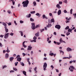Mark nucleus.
<instances>
[{
	"label": "nucleus",
	"instance_id": "1",
	"mask_svg": "<svg viewBox=\"0 0 76 76\" xmlns=\"http://www.w3.org/2000/svg\"><path fill=\"white\" fill-rule=\"evenodd\" d=\"M22 4H23L24 7H27L28 6V4H29V1L28 0H26L22 2Z\"/></svg>",
	"mask_w": 76,
	"mask_h": 76
},
{
	"label": "nucleus",
	"instance_id": "2",
	"mask_svg": "<svg viewBox=\"0 0 76 76\" xmlns=\"http://www.w3.org/2000/svg\"><path fill=\"white\" fill-rule=\"evenodd\" d=\"M73 69L74 70H76V68H75L73 66H71L69 68V70H70V72H73Z\"/></svg>",
	"mask_w": 76,
	"mask_h": 76
},
{
	"label": "nucleus",
	"instance_id": "3",
	"mask_svg": "<svg viewBox=\"0 0 76 76\" xmlns=\"http://www.w3.org/2000/svg\"><path fill=\"white\" fill-rule=\"evenodd\" d=\"M20 55H18L16 57V58H17V61H20L21 60H22V58L20 57Z\"/></svg>",
	"mask_w": 76,
	"mask_h": 76
},
{
	"label": "nucleus",
	"instance_id": "4",
	"mask_svg": "<svg viewBox=\"0 0 76 76\" xmlns=\"http://www.w3.org/2000/svg\"><path fill=\"white\" fill-rule=\"evenodd\" d=\"M48 25L47 26V28H50L52 25L50 24V23H51V22L50 21V20L49 19L48 21Z\"/></svg>",
	"mask_w": 76,
	"mask_h": 76
},
{
	"label": "nucleus",
	"instance_id": "5",
	"mask_svg": "<svg viewBox=\"0 0 76 76\" xmlns=\"http://www.w3.org/2000/svg\"><path fill=\"white\" fill-rule=\"evenodd\" d=\"M47 63L45 62L43 65V69L44 70H46L47 69H46V68H47Z\"/></svg>",
	"mask_w": 76,
	"mask_h": 76
},
{
	"label": "nucleus",
	"instance_id": "6",
	"mask_svg": "<svg viewBox=\"0 0 76 76\" xmlns=\"http://www.w3.org/2000/svg\"><path fill=\"white\" fill-rule=\"evenodd\" d=\"M32 25L31 28L32 29H35V26L34 23H31Z\"/></svg>",
	"mask_w": 76,
	"mask_h": 76
},
{
	"label": "nucleus",
	"instance_id": "7",
	"mask_svg": "<svg viewBox=\"0 0 76 76\" xmlns=\"http://www.w3.org/2000/svg\"><path fill=\"white\" fill-rule=\"evenodd\" d=\"M32 48V47L31 46V45H30L28 46V48H27V50H28L29 51L31 50Z\"/></svg>",
	"mask_w": 76,
	"mask_h": 76
},
{
	"label": "nucleus",
	"instance_id": "8",
	"mask_svg": "<svg viewBox=\"0 0 76 76\" xmlns=\"http://www.w3.org/2000/svg\"><path fill=\"white\" fill-rule=\"evenodd\" d=\"M55 27L56 28H57V29H58H58H60V28H61V26L60 25H56Z\"/></svg>",
	"mask_w": 76,
	"mask_h": 76
},
{
	"label": "nucleus",
	"instance_id": "9",
	"mask_svg": "<svg viewBox=\"0 0 76 76\" xmlns=\"http://www.w3.org/2000/svg\"><path fill=\"white\" fill-rule=\"evenodd\" d=\"M9 33H7L6 34H5V36L4 37V38H5L6 39L7 38H8V37H9Z\"/></svg>",
	"mask_w": 76,
	"mask_h": 76
},
{
	"label": "nucleus",
	"instance_id": "10",
	"mask_svg": "<svg viewBox=\"0 0 76 76\" xmlns=\"http://www.w3.org/2000/svg\"><path fill=\"white\" fill-rule=\"evenodd\" d=\"M66 50L67 51L69 52V51H72V49L71 48H68L67 49H66Z\"/></svg>",
	"mask_w": 76,
	"mask_h": 76
},
{
	"label": "nucleus",
	"instance_id": "11",
	"mask_svg": "<svg viewBox=\"0 0 76 76\" xmlns=\"http://www.w3.org/2000/svg\"><path fill=\"white\" fill-rule=\"evenodd\" d=\"M61 14V10H59L58 12V15H60Z\"/></svg>",
	"mask_w": 76,
	"mask_h": 76
},
{
	"label": "nucleus",
	"instance_id": "12",
	"mask_svg": "<svg viewBox=\"0 0 76 76\" xmlns=\"http://www.w3.org/2000/svg\"><path fill=\"white\" fill-rule=\"evenodd\" d=\"M7 28V27H5L4 28L5 30L6 33H7L8 32H9V29H8V28Z\"/></svg>",
	"mask_w": 76,
	"mask_h": 76
},
{
	"label": "nucleus",
	"instance_id": "13",
	"mask_svg": "<svg viewBox=\"0 0 76 76\" xmlns=\"http://www.w3.org/2000/svg\"><path fill=\"white\" fill-rule=\"evenodd\" d=\"M15 1H15V0H10L9 1H12L13 5H15Z\"/></svg>",
	"mask_w": 76,
	"mask_h": 76
},
{
	"label": "nucleus",
	"instance_id": "14",
	"mask_svg": "<svg viewBox=\"0 0 76 76\" xmlns=\"http://www.w3.org/2000/svg\"><path fill=\"white\" fill-rule=\"evenodd\" d=\"M25 42H24L23 43V46L24 47V48H26L27 46L25 45Z\"/></svg>",
	"mask_w": 76,
	"mask_h": 76
},
{
	"label": "nucleus",
	"instance_id": "15",
	"mask_svg": "<svg viewBox=\"0 0 76 76\" xmlns=\"http://www.w3.org/2000/svg\"><path fill=\"white\" fill-rule=\"evenodd\" d=\"M2 23L3 25H4V28H5L6 27H7V25L6 24V23L4 22H3Z\"/></svg>",
	"mask_w": 76,
	"mask_h": 76
},
{
	"label": "nucleus",
	"instance_id": "16",
	"mask_svg": "<svg viewBox=\"0 0 76 76\" xmlns=\"http://www.w3.org/2000/svg\"><path fill=\"white\" fill-rule=\"evenodd\" d=\"M56 7H57L58 9H60V8H61V7L60 6V4H57L56 5Z\"/></svg>",
	"mask_w": 76,
	"mask_h": 76
},
{
	"label": "nucleus",
	"instance_id": "17",
	"mask_svg": "<svg viewBox=\"0 0 76 76\" xmlns=\"http://www.w3.org/2000/svg\"><path fill=\"white\" fill-rule=\"evenodd\" d=\"M13 59H14V58H13V57H10V61H11L12 62V61H13Z\"/></svg>",
	"mask_w": 76,
	"mask_h": 76
},
{
	"label": "nucleus",
	"instance_id": "18",
	"mask_svg": "<svg viewBox=\"0 0 76 76\" xmlns=\"http://www.w3.org/2000/svg\"><path fill=\"white\" fill-rule=\"evenodd\" d=\"M72 29L70 28H69L68 30V32H72Z\"/></svg>",
	"mask_w": 76,
	"mask_h": 76
},
{
	"label": "nucleus",
	"instance_id": "19",
	"mask_svg": "<svg viewBox=\"0 0 76 76\" xmlns=\"http://www.w3.org/2000/svg\"><path fill=\"white\" fill-rule=\"evenodd\" d=\"M23 73L25 76H26V72L25 71L23 72Z\"/></svg>",
	"mask_w": 76,
	"mask_h": 76
},
{
	"label": "nucleus",
	"instance_id": "20",
	"mask_svg": "<svg viewBox=\"0 0 76 76\" xmlns=\"http://www.w3.org/2000/svg\"><path fill=\"white\" fill-rule=\"evenodd\" d=\"M9 57V54L7 53L5 55V58H7Z\"/></svg>",
	"mask_w": 76,
	"mask_h": 76
},
{
	"label": "nucleus",
	"instance_id": "21",
	"mask_svg": "<svg viewBox=\"0 0 76 76\" xmlns=\"http://www.w3.org/2000/svg\"><path fill=\"white\" fill-rule=\"evenodd\" d=\"M6 51L7 52V53H9L10 52V50H9V48L8 47L7 48V50H6Z\"/></svg>",
	"mask_w": 76,
	"mask_h": 76
},
{
	"label": "nucleus",
	"instance_id": "22",
	"mask_svg": "<svg viewBox=\"0 0 76 76\" xmlns=\"http://www.w3.org/2000/svg\"><path fill=\"white\" fill-rule=\"evenodd\" d=\"M50 21L51 22V23H52V22L54 23V18H53L51 20V21Z\"/></svg>",
	"mask_w": 76,
	"mask_h": 76
},
{
	"label": "nucleus",
	"instance_id": "23",
	"mask_svg": "<svg viewBox=\"0 0 76 76\" xmlns=\"http://www.w3.org/2000/svg\"><path fill=\"white\" fill-rule=\"evenodd\" d=\"M35 15L37 16H41V15L38 13H37Z\"/></svg>",
	"mask_w": 76,
	"mask_h": 76
},
{
	"label": "nucleus",
	"instance_id": "24",
	"mask_svg": "<svg viewBox=\"0 0 76 76\" xmlns=\"http://www.w3.org/2000/svg\"><path fill=\"white\" fill-rule=\"evenodd\" d=\"M37 67H36L34 69V70L35 71V73H37Z\"/></svg>",
	"mask_w": 76,
	"mask_h": 76
},
{
	"label": "nucleus",
	"instance_id": "25",
	"mask_svg": "<svg viewBox=\"0 0 76 76\" xmlns=\"http://www.w3.org/2000/svg\"><path fill=\"white\" fill-rule=\"evenodd\" d=\"M31 14H29L28 15H27L26 16L27 18H31Z\"/></svg>",
	"mask_w": 76,
	"mask_h": 76
},
{
	"label": "nucleus",
	"instance_id": "26",
	"mask_svg": "<svg viewBox=\"0 0 76 76\" xmlns=\"http://www.w3.org/2000/svg\"><path fill=\"white\" fill-rule=\"evenodd\" d=\"M35 36L36 37H39V32H37L35 34Z\"/></svg>",
	"mask_w": 76,
	"mask_h": 76
},
{
	"label": "nucleus",
	"instance_id": "27",
	"mask_svg": "<svg viewBox=\"0 0 76 76\" xmlns=\"http://www.w3.org/2000/svg\"><path fill=\"white\" fill-rule=\"evenodd\" d=\"M20 64H21L22 66H25V64H24L23 63L20 62Z\"/></svg>",
	"mask_w": 76,
	"mask_h": 76
},
{
	"label": "nucleus",
	"instance_id": "28",
	"mask_svg": "<svg viewBox=\"0 0 76 76\" xmlns=\"http://www.w3.org/2000/svg\"><path fill=\"white\" fill-rule=\"evenodd\" d=\"M33 4H34V6H35L37 5V3H36V1H34L33 2Z\"/></svg>",
	"mask_w": 76,
	"mask_h": 76
},
{
	"label": "nucleus",
	"instance_id": "29",
	"mask_svg": "<svg viewBox=\"0 0 76 76\" xmlns=\"http://www.w3.org/2000/svg\"><path fill=\"white\" fill-rule=\"evenodd\" d=\"M63 40H62V38H60V39H59V42H60L62 43L63 42Z\"/></svg>",
	"mask_w": 76,
	"mask_h": 76
},
{
	"label": "nucleus",
	"instance_id": "30",
	"mask_svg": "<svg viewBox=\"0 0 76 76\" xmlns=\"http://www.w3.org/2000/svg\"><path fill=\"white\" fill-rule=\"evenodd\" d=\"M30 21H31V22H34V20L32 18H30Z\"/></svg>",
	"mask_w": 76,
	"mask_h": 76
},
{
	"label": "nucleus",
	"instance_id": "31",
	"mask_svg": "<svg viewBox=\"0 0 76 76\" xmlns=\"http://www.w3.org/2000/svg\"><path fill=\"white\" fill-rule=\"evenodd\" d=\"M20 32L21 36H23V32H22V31H21Z\"/></svg>",
	"mask_w": 76,
	"mask_h": 76
},
{
	"label": "nucleus",
	"instance_id": "32",
	"mask_svg": "<svg viewBox=\"0 0 76 76\" xmlns=\"http://www.w3.org/2000/svg\"><path fill=\"white\" fill-rule=\"evenodd\" d=\"M30 13L31 14H33V13H35V11H31L30 12Z\"/></svg>",
	"mask_w": 76,
	"mask_h": 76
},
{
	"label": "nucleus",
	"instance_id": "33",
	"mask_svg": "<svg viewBox=\"0 0 76 76\" xmlns=\"http://www.w3.org/2000/svg\"><path fill=\"white\" fill-rule=\"evenodd\" d=\"M30 41L31 42H37L36 40H31Z\"/></svg>",
	"mask_w": 76,
	"mask_h": 76
},
{
	"label": "nucleus",
	"instance_id": "34",
	"mask_svg": "<svg viewBox=\"0 0 76 76\" xmlns=\"http://www.w3.org/2000/svg\"><path fill=\"white\" fill-rule=\"evenodd\" d=\"M70 34V33H69V32H68L66 33V35L67 36H68V35H69Z\"/></svg>",
	"mask_w": 76,
	"mask_h": 76
},
{
	"label": "nucleus",
	"instance_id": "35",
	"mask_svg": "<svg viewBox=\"0 0 76 76\" xmlns=\"http://www.w3.org/2000/svg\"><path fill=\"white\" fill-rule=\"evenodd\" d=\"M37 38L36 36H34V37H33V39H34V40H36Z\"/></svg>",
	"mask_w": 76,
	"mask_h": 76
},
{
	"label": "nucleus",
	"instance_id": "36",
	"mask_svg": "<svg viewBox=\"0 0 76 76\" xmlns=\"http://www.w3.org/2000/svg\"><path fill=\"white\" fill-rule=\"evenodd\" d=\"M13 69L15 71H17V70H18V69H16V68H13Z\"/></svg>",
	"mask_w": 76,
	"mask_h": 76
},
{
	"label": "nucleus",
	"instance_id": "37",
	"mask_svg": "<svg viewBox=\"0 0 76 76\" xmlns=\"http://www.w3.org/2000/svg\"><path fill=\"white\" fill-rule=\"evenodd\" d=\"M69 29V26H67L65 28V29L66 30H67V29Z\"/></svg>",
	"mask_w": 76,
	"mask_h": 76
},
{
	"label": "nucleus",
	"instance_id": "38",
	"mask_svg": "<svg viewBox=\"0 0 76 76\" xmlns=\"http://www.w3.org/2000/svg\"><path fill=\"white\" fill-rule=\"evenodd\" d=\"M54 55V53H51L49 54V55L51 56H53Z\"/></svg>",
	"mask_w": 76,
	"mask_h": 76
},
{
	"label": "nucleus",
	"instance_id": "39",
	"mask_svg": "<svg viewBox=\"0 0 76 76\" xmlns=\"http://www.w3.org/2000/svg\"><path fill=\"white\" fill-rule=\"evenodd\" d=\"M64 3H66V4H67V0H64Z\"/></svg>",
	"mask_w": 76,
	"mask_h": 76
},
{
	"label": "nucleus",
	"instance_id": "40",
	"mask_svg": "<svg viewBox=\"0 0 76 76\" xmlns=\"http://www.w3.org/2000/svg\"><path fill=\"white\" fill-rule=\"evenodd\" d=\"M40 26L39 25H37L35 27L36 28H37Z\"/></svg>",
	"mask_w": 76,
	"mask_h": 76
},
{
	"label": "nucleus",
	"instance_id": "41",
	"mask_svg": "<svg viewBox=\"0 0 76 76\" xmlns=\"http://www.w3.org/2000/svg\"><path fill=\"white\" fill-rule=\"evenodd\" d=\"M73 12V9H71V10H70V13L71 14H72V12Z\"/></svg>",
	"mask_w": 76,
	"mask_h": 76
},
{
	"label": "nucleus",
	"instance_id": "42",
	"mask_svg": "<svg viewBox=\"0 0 76 76\" xmlns=\"http://www.w3.org/2000/svg\"><path fill=\"white\" fill-rule=\"evenodd\" d=\"M73 16H74V18L75 19L76 18V13L75 14H74Z\"/></svg>",
	"mask_w": 76,
	"mask_h": 76
},
{
	"label": "nucleus",
	"instance_id": "43",
	"mask_svg": "<svg viewBox=\"0 0 76 76\" xmlns=\"http://www.w3.org/2000/svg\"><path fill=\"white\" fill-rule=\"evenodd\" d=\"M15 66H16L18 65V62H15Z\"/></svg>",
	"mask_w": 76,
	"mask_h": 76
},
{
	"label": "nucleus",
	"instance_id": "44",
	"mask_svg": "<svg viewBox=\"0 0 76 76\" xmlns=\"http://www.w3.org/2000/svg\"><path fill=\"white\" fill-rule=\"evenodd\" d=\"M7 67V66L5 65V66H2V67L3 68V69H4V68H6V67Z\"/></svg>",
	"mask_w": 76,
	"mask_h": 76
},
{
	"label": "nucleus",
	"instance_id": "45",
	"mask_svg": "<svg viewBox=\"0 0 76 76\" xmlns=\"http://www.w3.org/2000/svg\"><path fill=\"white\" fill-rule=\"evenodd\" d=\"M20 23H23V22H23V21L22 20H21L20 21Z\"/></svg>",
	"mask_w": 76,
	"mask_h": 76
},
{
	"label": "nucleus",
	"instance_id": "46",
	"mask_svg": "<svg viewBox=\"0 0 76 76\" xmlns=\"http://www.w3.org/2000/svg\"><path fill=\"white\" fill-rule=\"evenodd\" d=\"M14 34H13V33H10V35H11V36H13Z\"/></svg>",
	"mask_w": 76,
	"mask_h": 76
},
{
	"label": "nucleus",
	"instance_id": "47",
	"mask_svg": "<svg viewBox=\"0 0 76 76\" xmlns=\"http://www.w3.org/2000/svg\"><path fill=\"white\" fill-rule=\"evenodd\" d=\"M63 3V2L62 1H59V4H62Z\"/></svg>",
	"mask_w": 76,
	"mask_h": 76
},
{
	"label": "nucleus",
	"instance_id": "48",
	"mask_svg": "<svg viewBox=\"0 0 76 76\" xmlns=\"http://www.w3.org/2000/svg\"><path fill=\"white\" fill-rule=\"evenodd\" d=\"M42 17H43V19H44V18H45V15H43L42 16Z\"/></svg>",
	"mask_w": 76,
	"mask_h": 76
},
{
	"label": "nucleus",
	"instance_id": "49",
	"mask_svg": "<svg viewBox=\"0 0 76 76\" xmlns=\"http://www.w3.org/2000/svg\"><path fill=\"white\" fill-rule=\"evenodd\" d=\"M59 51H60L61 53H62L63 54H64V52L63 51H62V50H59Z\"/></svg>",
	"mask_w": 76,
	"mask_h": 76
},
{
	"label": "nucleus",
	"instance_id": "50",
	"mask_svg": "<svg viewBox=\"0 0 76 76\" xmlns=\"http://www.w3.org/2000/svg\"><path fill=\"white\" fill-rule=\"evenodd\" d=\"M66 23H69V22H70V21H69L68 20H66Z\"/></svg>",
	"mask_w": 76,
	"mask_h": 76
},
{
	"label": "nucleus",
	"instance_id": "51",
	"mask_svg": "<svg viewBox=\"0 0 76 76\" xmlns=\"http://www.w3.org/2000/svg\"><path fill=\"white\" fill-rule=\"evenodd\" d=\"M70 58H72V55H69V57H68V58H69V59H70Z\"/></svg>",
	"mask_w": 76,
	"mask_h": 76
},
{
	"label": "nucleus",
	"instance_id": "52",
	"mask_svg": "<svg viewBox=\"0 0 76 76\" xmlns=\"http://www.w3.org/2000/svg\"><path fill=\"white\" fill-rule=\"evenodd\" d=\"M7 12L9 13V14H10L11 13V12H10V10H8L7 11Z\"/></svg>",
	"mask_w": 76,
	"mask_h": 76
},
{
	"label": "nucleus",
	"instance_id": "53",
	"mask_svg": "<svg viewBox=\"0 0 76 76\" xmlns=\"http://www.w3.org/2000/svg\"><path fill=\"white\" fill-rule=\"evenodd\" d=\"M50 67H51V68H52V70H53V69H54V66L53 65H51L50 66Z\"/></svg>",
	"mask_w": 76,
	"mask_h": 76
},
{
	"label": "nucleus",
	"instance_id": "54",
	"mask_svg": "<svg viewBox=\"0 0 76 76\" xmlns=\"http://www.w3.org/2000/svg\"><path fill=\"white\" fill-rule=\"evenodd\" d=\"M10 73H13L14 72H15V71L13 70H11L10 71Z\"/></svg>",
	"mask_w": 76,
	"mask_h": 76
},
{
	"label": "nucleus",
	"instance_id": "55",
	"mask_svg": "<svg viewBox=\"0 0 76 76\" xmlns=\"http://www.w3.org/2000/svg\"><path fill=\"white\" fill-rule=\"evenodd\" d=\"M63 12H64L65 13H67V11H66V10H64Z\"/></svg>",
	"mask_w": 76,
	"mask_h": 76
},
{
	"label": "nucleus",
	"instance_id": "56",
	"mask_svg": "<svg viewBox=\"0 0 76 76\" xmlns=\"http://www.w3.org/2000/svg\"><path fill=\"white\" fill-rule=\"evenodd\" d=\"M44 31V29H43L40 30L41 32H43V31Z\"/></svg>",
	"mask_w": 76,
	"mask_h": 76
},
{
	"label": "nucleus",
	"instance_id": "57",
	"mask_svg": "<svg viewBox=\"0 0 76 76\" xmlns=\"http://www.w3.org/2000/svg\"><path fill=\"white\" fill-rule=\"evenodd\" d=\"M22 55H23V56L24 57V56H25V53H23Z\"/></svg>",
	"mask_w": 76,
	"mask_h": 76
},
{
	"label": "nucleus",
	"instance_id": "58",
	"mask_svg": "<svg viewBox=\"0 0 76 76\" xmlns=\"http://www.w3.org/2000/svg\"><path fill=\"white\" fill-rule=\"evenodd\" d=\"M61 44L60 42H57L56 44H57L58 45H60Z\"/></svg>",
	"mask_w": 76,
	"mask_h": 76
},
{
	"label": "nucleus",
	"instance_id": "59",
	"mask_svg": "<svg viewBox=\"0 0 76 76\" xmlns=\"http://www.w3.org/2000/svg\"><path fill=\"white\" fill-rule=\"evenodd\" d=\"M44 60H47V58H45L43 59Z\"/></svg>",
	"mask_w": 76,
	"mask_h": 76
},
{
	"label": "nucleus",
	"instance_id": "60",
	"mask_svg": "<svg viewBox=\"0 0 76 76\" xmlns=\"http://www.w3.org/2000/svg\"><path fill=\"white\" fill-rule=\"evenodd\" d=\"M8 24L9 26H10V25H11L12 24H11V23L10 22L9 23H8Z\"/></svg>",
	"mask_w": 76,
	"mask_h": 76
},
{
	"label": "nucleus",
	"instance_id": "61",
	"mask_svg": "<svg viewBox=\"0 0 76 76\" xmlns=\"http://www.w3.org/2000/svg\"><path fill=\"white\" fill-rule=\"evenodd\" d=\"M56 72H58H58H59V71L58 70V69H56Z\"/></svg>",
	"mask_w": 76,
	"mask_h": 76
},
{
	"label": "nucleus",
	"instance_id": "62",
	"mask_svg": "<svg viewBox=\"0 0 76 76\" xmlns=\"http://www.w3.org/2000/svg\"><path fill=\"white\" fill-rule=\"evenodd\" d=\"M31 69H32V68H30V69L29 70V72H32V71L31 70Z\"/></svg>",
	"mask_w": 76,
	"mask_h": 76
},
{
	"label": "nucleus",
	"instance_id": "63",
	"mask_svg": "<svg viewBox=\"0 0 76 76\" xmlns=\"http://www.w3.org/2000/svg\"><path fill=\"white\" fill-rule=\"evenodd\" d=\"M49 15L50 16H53V15H52V13H50L49 14Z\"/></svg>",
	"mask_w": 76,
	"mask_h": 76
},
{
	"label": "nucleus",
	"instance_id": "64",
	"mask_svg": "<svg viewBox=\"0 0 76 76\" xmlns=\"http://www.w3.org/2000/svg\"><path fill=\"white\" fill-rule=\"evenodd\" d=\"M0 47H2V44H1V43L0 42Z\"/></svg>",
	"mask_w": 76,
	"mask_h": 76
}]
</instances>
